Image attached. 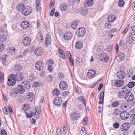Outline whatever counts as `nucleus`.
<instances>
[{
    "instance_id": "58",
    "label": "nucleus",
    "mask_w": 135,
    "mask_h": 135,
    "mask_svg": "<svg viewBox=\"0 0 135 135\" xmlns=\"http://www.w3.org/2000/svg\"><path fill=\"white\" fill-rule=\"evenodd\" d=\"M4 80V74L2 73V74L0 73V80L1 83L3 82Z\"/></svg>"
},
{
    "instance_id": "3",
    "label": "nucleus",
    "mask_w": 135,
    "mask_h": 135,
    "mask_svg": "<svg viewBox=\"0 0 135 135\" xmlns=\"http://www.w3.org/2000/svg\"><path fill=\"white\" fill-rule=\"evenodd\" d=\"M85 30L83 27L79 28L76 31V34L78 36L80 37H82L85 34Z\"/></svg>"
},
{
    "instance_id": "25",
    "label": "nucleus",
    "mask_w": 135,
    "mask_h": 135,
    "mask_svg": "<svg viewBox=\"0 0 135 135\" xmlns=\"http://www.w3.org/2000/svg\"><path fill=\"white\" fill-rule=\"evenodd\" d=\"M83 46L82 43L81 42L79 41H77L75 45V47L77 49H80Z\"/></svg>"
},
{
    "instance_id": "50",
    "label": "nucleus",
    "mask_w": 135,
    "mask_h": 135,
    "mask_svg": "<svg viewBox=\"0 0 135 135\" xmlns=\"http://www.w3.org/2000/svg\"><path fill=\"white\" fill-rule=\"evenodd\" d=\"M135 83L134 81L130 82L128 84L127 86L129 88H131L134 85Z\"/></svg>"
},
{
    "instance_id": "53",
    "label": "nucleus",
    "mask_w": 135,
    "mask_h": 135,
    "mask_svg": "<svg viewBox=\"0 0 135 135\" xmlns=\"http://www.w3.org/2000/svg\"><path fill=\"white\" fill-rule=\"evenodd\" d=\"M88 122V119L87 117H85L83 120V124L85 126H87Z\"/></svg>"
},
{
    "instance_id": "55",
    "label": "nucleus",
    "mask_w": 135,
    "mask_h": 135,
    "mask_svg": "<svg viewBox=\"0 0 135 135\" xmlns=\"http://www.w3.org/2000/svg\"><path fill=\"white\" fill-rule=\"evenodd\" d=\"M77 25V23L76 21L73 22L71 25V27L74 29H75L76 28V26Z\"/></svg>"
},
{
    "instance_id": "40",
    "label": "nucleus",
    "mask_w": 135,
    "mask_h": 135,
    "mask_svg": "<svg viewBox=\"0 0 135 135\" xmlns=\"http://www.w3.org/2000/svg\"><path fill=\"white\" fill-rule=\"evenodd\" d=\"M45 40V45L46 46H47L48 45L51 43L50 38L46 37Z\"/></svg>"
},
{
    "instance_id": "7",
    "label": "nucleus",
    "mask_w": 135,
    "mask_h": 135,
    "mask_svg": "<svg viewBox=\"0 0 135 135\" xmlns=\"http://www.w3.org/2000/svg\"><path fill=\"white\" fill-rule=\"evenodd\" d=\"M41 112L40 106H37L35 110V113L34 114L36 119H37L39 118V115L40 114Z\"/></svg>"
},
{
    "instance_id": "12",
    "label": "nucleus",
    "mask_w": 135,
    "mask_h": 135,
    "mask_svg": "<svg viewBox=\"0 0 135 135\" xmlns=\"http://www.w3.org/2000/svg\"><path fill=\"white\" fill-rule=\"evenodd\" d=\"M62 102V100L61 97L56 98L54 100V104L57 105H61Z\"/></svg>"
},
{
    "instance_id": "13",
    "label": "nucleus",
    "mask_w": 135,
    "mask_h": 135,
    "mask_svg": "<svg viewBox=\"0 0 135 135\" xmlns=\"http://www.w3.org/2000/svg\"><path fill=\"white\" fill-rule=\"evenodd\" d=\"M59 87L60 89L62 90L66 89L68 86L66 83L64 81L60 82L59 85Z\"/></svg>"
},
{
    "instance_id": "29",
    "label": "nucleus",
    "mask_w": 135,
    "mask_h": 135,
    "mask_svg": "<svg viewBox=\"0 0 135 135\" xmlns=\"http://www.w3.org/2000/svg\"><path fill=\"white\" fill-rule=\"evenodd\" d=\"M87 10L86 8L84 7H82L80 9V12L81 14L86 15L87 13Z\"/></svg>"
},
{
    "instance_id": "47",
    "label": "nucleus",
    "mask_w": 135,
    "mask_h": 135,
    "mask_svg": "<svg viewBox=\"0 0 135 135\" xmlns=\"http://www.w3.org/2000/svg\"><path fill=\"white\" fill-rule=\"evenodd\" d=\"M130 117L132 118H135V109L131 110L130 112Z\"/></svg>"
},
{
    "instance_id": "35",
    "label": "nucleus",
    "mask_w": 135,
    "mask_h": 135,
    "mask_svg": "<svg viewBox=\"0 0 135 135\" xmlns=\"http://www.w3.org/2000/svg\"><path fill=\"white\" fill-rule=\"evenodd\" d=\"M60 8L61 11H65L67 9L68 6L65 4H62L61 5Z\"/></svg>"
},
{
    "instance_id": "36",
    "label": "nucleus",
    "mask_w": 135,
    "mask_h": 135,
    "mask_svg": "<svg viewBox=\"0 0 135 135\" xmlns=\"http://www.w3.org/2000/svg\"><path fill=\"white\" fill-rule=\"evenodd\" d=\"M52 93L54 96H58L60 94V92L58 89H55L52 91Z\"/></svg>"
},
{
    "instance_id": "64",
    "label": "nucleus",
    "mask_w": 135,
    "mask_h": 135,
    "mask_svg": "<svg viewBox=\"0 0 135 135\" xmlns=\"http://www.w3.org/2000/svg\"><path fill=\"white\" fill-rule=\"evenodd\" d=\"M119 126V123L117 122L114 123L113 124V127L116 128H118Z\"/></svg>"
},
{
    "instance_id": "54",
    "label": "nucleus",
    "mask_w": 135,
    "mask_h": 135,
    "mask_svg": "<svg viewBox=\"0 0 135 135\" xmlns=\"http://www.w3.org/2000/svg\"><path fill=\"white\" fill-rule=\"evenodd\" d=\"M104 91H103L100 94L99 97V99L100 100H104Z\"/></svg>"
},
{
    "instance_id": "16",
    "label": "nucleus",
    "mask_w": 135,
    "mask_h": 135,
    "mask_svg": "<svg viewBox=\"0 0 135 135\" xmlns=\"http://www.w3.org/2000/svg\"><path fill=\"white\" fill-rule=\"evenodd\" d=\"M35 96L34 94L32 92L28 93L26 95V98L28 99V100L32 101L35 98Z\"/></svg>"
},
{
    "instance_id": "19",
    "label": "nucleus",
    "mask_w": 135,
    "mask_h": 135,
    "mask_svg": "<svg viewBox=\"0 0 135 135\" xmlns=\"http://www.w3.org/2000/svg\"><path fill=\"white\" fill-rule=\"evenodd\" d=\"M130 126V124L128 123H124L121 126L120 129L122 131H126L128 129Z\"/></svg>"
},
{
    "instance_id": "34",
    "label": "nucleus",
    "mask_w": 135,
    "mask_h": 135,
    "mask_svg": "<svg viewBox=\"0 0 135 135\" xmlns=\"http://www.w3.org/2000/svg\"><path fill=\"white\" fill-rule=\"evenodd\" d=\"M115 19V16L114 15H109L108 17V20L109 22H113Z\"/></svg>"
},
{
    "instance_id": "63",
    "label": "nucleus",
    "mask_w": 135,
    "mask_h": 135,
    "mask_svg": "<svg viewBox=\"0 0 135 135\" xmlns=\"http://www.w3.org/2000/svg\"><path fill=\"white\" fill-rule=\"evenodd\" d=\"M69 61L70 63V65L72 66H74V61L73 59L71 58L69 59Z\"/></svg>"
},
{
    "instance_id": "28",
    "label": "nucleus",
    "mask_w": 135,
    "mask_h": 135,
    "mask_svg": "<svg viewBox=\"0 0 135 135\" xmlns=\"http://www.w3.org/2000/svg\"><path fill=\"white\" fill-rule=\"evenodd\" d=\"M35 4L36 10L38 11H40V0H35Z\"/></svg>"
},
{
    "instance_id": "62",
    "label": "nucleus",
    "mask_w": 135,
    "mask_h": 135,
    "mask_svg": "<svg viewBox=\"0 0 135 135\" xmlns=\"http://www.w3.org/2000/svg\"><path fill=\"white\" fill-rule=\"evenodd\" d=\"M57 135H61V129L59 127H58L57 128Z\"/></svg>"
},
{
    "instance_id": "61",
    "label": "nucleus",
    "mask_w": 135,
    "mask_h": 135,
    "mask_svg": "<svg viewBox=\"0 0 135 135\" xmlns=\"http://www.w3.org/2000/svg\"><path fill=\"white\" fill-rule=\"evenodd\" d=\"M76 60L77 62H78L79 63L81 62L82 61V59L81 57H77L76 59Z\"/></svg>"
},
{
    "instance_id": "37",
    "label": "nucleus",
    "mask_w": 135,
    "mask_h": 135,
    "mask_svg": "<svg viewBox=\"0 0 135 135\" xmlns=\"http://www.w3.org/2000/svg\"><path fill=\"white\" fill-rule=\"evenodd\" d=\"M125 93L123 92V91L121 90L119 91L118 93V97L120 98H122L124 96L125 97Z\"/></svg>"
},
{
    "instance_id": "48",
    "label": "nucleus",
    "mask_w": 135,
    "mask_h": 135,
    "mask_svg": "<svg viewBox=\"0 0 135 135\" xmlns=\"http://www.w3.org/2000/svg\"><path fill=\"white\" fill-rule=\"evenodd\" d=\"M75 91L79 94L81 93L82 92L81 88L78 86L75 87Z\"/></svg>"
},
{
    "instance_id": "57",
    "label": "nucleus",
    "mask_w": 135,
    "mask_h": 135,
    "mask_svg": "<svg viewBox=\"0 0 135 135\" xmlns=\"http://www.w3.org/2000/svg\"><path fill=\"white\" fill-rule=\"evenodd\" d=\"M47 80L49 82L52 81V76L50 75H49L46 78Z\"/></svg>"
},
{
    "instance_id": "15",
    "label": "nucleus",
    "mask_w": 135,
    "mask_h": 135,
    "mask_svg": "<svg viewBox=\"0 0 135 135\" xmlns=\"http://www.w3.org/2000/svg\"><path fill=\"white\" fill-rule=\"evenodd\" d=\"M29 25L30 23L27 21H23L21 23V27L24 29H26L28 28Z\"/></svg>"
},
{
    "instance_id": "31",
    "label": "nucleus",
    "mask_w": 135,
    "mask_h": 135,
    "mask_svg": "<svg viewBox=\"0 0 135 135\" xmlns=\"http://www.w3.org/2000/svg\"><path fill=\"white\" fill-rule=\"evenodd\" d=\"M7 58V56L6 55H3L1 57V60L2 61V64L3 65H5L6 64V60Z\"/></svg>"
},
{
    "instance_id": "20",
    "label": "nucleus",
    "mask_w": 135,
    "mask_h": 135,
    "mask_svg": "<svg viewBox=\"0 0 135 135\" xmlns=\"http://www.w3.org/2000/svg\"><path fill=\"white\" fill-rule=\"evenodd\" d=\"M96 74V71L95 70H90L87 73L88 77L90 79L93 78Z\"/></svg>"
},
{
    "instance_id": "9",
    "label": "nucleus",
    "mask_w": 135,
    "mask_h": 135,
    "mask_svg": "<svg viewBox=\"0 0 135 135\" xmlns=\"http://www.w3.org/2000/svg\"><path fill=\"white\" fill-rule=\"evenodd\" d=\"M31 42V38L28 37H25L22 40L23 44L25 46H28Z\"/></svg>"
},
{
    "instance_id": "17",
    "label": "nucleus",
    "mask_w": 135,
    "mask_h": 135,
    "mask_svg": "<svg viewBox=\"0 0 135 135\" xmlns=\"http://www.w3.org/2000/svg\"><path fill=\"white\" fill-rule=\"evenodd\" d=\"M70 117L72 120H75L78 119L80 117L78 113L73 112L71 115Z\"/></svg>"
},
{
    "instance_id": "38",
    "label": "nucleus",
    "mask_w": 135,
    "mask_h": 135,
    "mask_svg": "<svg viewBox=\"0 0 135 135\" xmlns=\"http://www.w3.org/2000/svg\"><path fill=\"white\" fill-rule=\"evenodd\" d=\"M77 99L80 102H82L84 105H85V103L84 102L85 99L83 96L79 97L77 98Z\"/></svg>"
},
{
    "instance_id": "52",
    "label": "nucleus",
    "mask_w": 135,
    "mask_h": 135,
    "mask_svg": "<svg viewBox=\"0 0 135 135\" xmlns=\"http://www.w3.org/2000/svg\"><path fill=\"white\" fill-rule=\"evenodd\" d=\"M112 24L111 23H105L104 24V27L107 29H109L112 26Z\"/></svg>"
},
{
    "instance_id": "51",
    "label": "nucleus",
    "mask_w": 135,
    "mask_h": 135,
    "mask_svg": "<svg viewBox=\"0 0 135 135\" xmlns=\"http://www.w3.org/2000/svg\"><path fill=\"white\" fill-rule=\"evenodd\" d=\"M118 30L117 28H113L109 30V33H113L117 32Z\"/></svg>"
},
{
    "instance_id": "2",
    "label": "nucleus",
    "mask_w": 135,
    "mask_h": 135,
    "mask_svg": "<svg viewBox=\"0 0 135 135\" xmlns=\"http://www.w3.org/2000/svg\"><path fill=\"white\" fill-rule=\"evenodd\" d=\"M13 76L15 79L18 81H21L23 79V74L21 72L18 71L17 73L15 76L14 74H11L9 76Z\"/></svg>"
},
{
    "instance_id": "39",
    "label": "nucleus",
    "mask_w": 135,
    "mask_h": 135,
    "mask_svg": "<svg viewBox=\"0 0 135 135\" xmlns=\"http://www.w3.org/2000/svg\"><path fill=\"white\" fill-rule=\"evenodd\" d=\"M7 38L6 36L3 34L0 35V41L1 42H3L6 40Z\"/></svg>"
},
{
    "instance_id": "23",
    "label": "nucleus",
    "mask_w": 135,
    "mask_h": 135,
    "mask_svg": "<svg viewBox=\"0 0 135 135\" xmlns=\"http://www.w3.org/2000/svg\"><path fill=\"white\" fill-rule=\"evenodd\" d=\"M128 32L131 35H135V27H130L128 29Z\"/></svg>"
},
{
    "instance_id": "18",
    "label": "nucleus",
    "mask_w": 135,
    "mask_h": 135,
    "mask_svg": "<svg viewBox=\"0 0 135 135\" xmlns=\"http://www.w3.org/2000/svg\"><path fill=\"white\" fill-rule=\"evenodd\" d=\"M43 50L39 47H37L34 51L35 54L37 56H40L43 54Z\"/></svg>"
},
{
    "instance_id": "24",
    "label": "nucleus",
    "mask_w": 135,
    "mask_h": 135,
    "mask_svg": "<svg viewBox=\"0 0 135 135\" xmlns=\"http://www.w3.org/2000/svg\"><path fill=\"white\" fill-rule=\"evenodd\" d=\"M106 57V54L104 53H102L99 55L98 57L101 61L105 60Z\"/></svg>"
},
{
    "instance_id": "30",
    "label": "nucleus",
    "mask_w": 135,
    "mask_h": 135,
    "mask_svg": "<svg viewBox=\"0 0 135 135\" xmlns=\"http://www.w3.org/2000/svg\"><path fill=\"white\" fill-rule=\"evenodd\" d=\"M129 88L127 86H125L123 87L121 90L125 94H127L128 93H130V90L129 89H128Z\"/></svg>"
},
{
    "instance_id": "44",
    "label": "nucleus",
    "mask_w": 135,
    "mask_h": 135,
    "mask_svg": "<svg viewBox=\"0 0 135 135\" xmlns=\"http://www.w3.org/2000/svg\"><path fill=\"white\" fill-rule=\"evenodd\" d=\"M17 93L16 90H12L10 92V95L13 97H16Z\"/></svg>"
},
{
    "instance_id": "5",
    "label": "nucleus",
    "mask_w": 135,
    "mask_h": 135,
    "mask_svg": "<svg viewBox=\"0 0 135 135\" xmlns=\"http://www.w3.org/2000/svg\"><path fill=\"white\" fill-rule=\"evenodd\" d=\"M43 63L42 61H38L36 63L35 68L37 70L41 71L43 69Z\"/></svg>"
},
{
    "instance_id": "11",
    "label": "nucleus",
    "mask_w": 135,
    "mask_h": 135,
    "mask_svg": "<svg viewBox=\"0 0 135 135\" xmlns=\"http://www.w3.org/2000/svg\"><path fill=\"white\" fill-rule=\"evenodd\" d=\"M13 77L9 78L8 79L7 84L9 86H13L15 84L16 80Z\"/></svg>"
},
{
    "instance_id": "27",
    "label": "nucleus",
    "mask_w": 135,
    "mask_h": 135,
    "mask_svg": "<svg viewBox=\"0 0 135 135\" xmlns=\"http://www.w3.org/2000/svg\"><path fill=\"white\" fill-rule=\"evenodd\" d=\"M58 51L59 54H60V57L63 59L65 58V54L63 52V51L60 47H58Z\"/></svg>"
},
{
    "instance_id": "42",
    "label": "nucleus",
    "mask_w": 135,
    "mask_h": 135,
    "mask_svg": "<svg viewBox=\"0 0 135 135\" xmlns=\"http://www.w3.org/2000/svg\"><path fill=\"white\" fill-rule=\"evenodd\" d=\"M25 113L27 117L28 118H31L33 114V113L32 112L30 111L29 113H28L25 111Z\"/></svg>"
},
{
    "instance_id": "43",
    "label": "nucleus",
    "mask_w": 135,
    "mask_h": 135,
    "mask_svg": "<svg viewBox=\"0 0 135 135\" xmlns=\"http://www.w3.org/2000/svg\"><path fill=\"white\" fill-rule=\"evenodd\" d=\"M119 103V101H117L112 103L111 104V105L113 107L115 108L118 106Z\"/></svg>"
},
{
    "instance_id": "26",
    "label": "nucleus",
    "mask_w": 135,
    "mask_h": 135,
    "mask_svg": "<svg viewBox=\"0 0 135 135\" xmlns=\"http://www.w3.org/2000/svg\"><path fill=\"white\" fill-rule=\"evenodd\" d=\"M93 0H87L84 3V6L86 7H89L91 6L93 4Z\"/></svg>"
},
{
    "instance_id": "6",
    "label": "nucleus",
    "mask_w": 135,
    "mask_h": 135,
    "mask_svg": "<svg viewBox=\"0 0 135 135\" xmlns=\"http://www.w3.org/2000/svg\"><path fill=\"white\" fill-rule=\"evenodd\" d=\"M129 116L128 112L126 111H122L120 114V117L123 120L127 119Z\"/></svg>"
},
{
    "instance_id": "41",
    "label": "nucleus",
    "mask_w": 135,
    "mask_h": 135,
    "mask_svg": "<svg viewBox=\"0 0 135 135\" xmlns=\"http://www.w3.org/2000/svg\"><path fill=\"white\" fill-rule=\"evenodd\" d=\"M15 48L13 47H9L8 51L9 53H10L11 54L13 55L15 52Z\"/></svg>"
},
{
    "instance_id": "1",
    "label": "nucleus",
    "mask_w": 135,
    "mask_h": 135,
    "mask_svg": "<svg viewBox=\"0 0 135 135\" xmlns=\"http://www.w3.org/2000/svg\"><path fill=\"white\" fill-rule=\"evenodd\" d=\"M18 11L21 12L22 14L25 16H27L31 12L32 9V8L29 6L25 7L23 4H18L17 6Z\"/></svg>"
},
{
    "instance_id": "22",
    "label": "nucleus",
    "mask_w": 135,
    "mask_h": 135,
    "mask_svg": "<svg viewBox=\"0 0 135 135\" xmlns=\"http://www.w3.org/2000/svg\"><path fill=\"white\" fill-rule=\"evenodd\" d=\"M22 84H23V86L25 90L29 89L30 87V83L27 81H25L24 82L22 83Z\"/></svg>"
},
{
    "instance_id": "49",
    "label": "nucleus",
    "mask_w": 135,
    "mask_h": 135,
    "mask_svg": "<svg viewBox=\"0 0 135 135\" xmlns=\"http://www.w3.org/2000/svg\"><path fill=\"white\" fill-rule=\"evenodd\" d=\"M118 4L120 7H122L124 5V2L123 0H120L118 1Z\"/></svg>"
},
{
    "instance_id": "8",
    "label": "nucleus",
    "mask_w": 135,
    "mask_h": 135,
    "mask_svg": "<svg viewBox=\"0 0 135 135\" xmlns=\"http://www.w3.org/2000/svg\"><path fill=\"white\" fill-rule=\"evenodd\" d=\"M16 90L18 93L21 94L23 93L25 91L23 85L21 84H19L17 85Z\"/></svg>"
},
{
    "instance_id": "56",
    "label": "nucleus",
    "mask_w": 135,
    "mask_h": 135,
    "mask_svg": "<svg viewBox=\"0 0 135 135\" xmlns=\"http://www.w3.org/2000/svg\"><path fill=\"white\" fill-rule=\"evenodd\" d=\"M119 105H120V107L122 109H123V107L125 104V103L123 101H119Z\"/></svg>"
},
{
    "instance_id": "32",
    "label": "nucleus",
    "mask_w": 135,
    "mask_h": 135,
    "mask_svg": "<svg viewBox=\"0 0 135 135\" xmlns=\"http://www.w3.org/2000/svg\"><path fill=\"white\" fill-rule=\"evenodd\" d=\"M123 84V81L120 80L116 81L115 83V85L118 87H120Z\"/></svg>"
},
{
    "instance_id": "21",
    "label": "nucleus",
    "mask_w": 135,
    "mask_h": 135,
    "mask_svg": "<svg viewBox=\"0 0 135 135\" xmlns=\"http://www.w3.org/2000/svg\"><path fill=\"white\" fill-rule=\"evenodd\" d=\"M125 57V55L122 52H120L118 54L116 57L119 61H121L124 60Z\"/></svg>"
},
{
    "instance_id": "46",
    "label": "nucleus",
    "mask_w": 135,
    "mask_h": 135,
    "mask_svg": "<svg viewBox=\"0 0 135 135\" xmlns=\"http://www.w3.org/2000/svg\"><path fill=\"white\" fill-rule=\"evenodd\" d=\"M30 106L28 104H24L23 105L22 108L24 110L27 111L29 110L30 109Z\"/></svg>"
},
{
    "instance_id": "60",
    "label": "nucleus",
    "mask_w": 135,
    "mask_h": 135,
    "mask_svg": "<svg viewBox=\"0 0 135 135\" xmlns=\"http://www.w3.org/2000/svg\"><path fill=\"white\" fill-rule=\"evenodd\" d=\"M1 135H7V133L5 130L4 129H2L1 131L0 132Z\"/></svg>"
},
{
    "instance_id": "4",
    "label": "nucleus",
    "mask_w": 135,
    "mask_h": 135,
    "mask_svg": "<svg viewBox=\"0 0 135 135\" xmlns=\"http://www.w3.org/2000/svg\"><path fill=\"white\" fill-rule=\"evenodd\" d=\"M134 96L131 93H128L125 95V98L126 101L128 102L132 101L133 99Z\"/></svg>"
},
{
    "instance_id": "59",
    "label": "nucleus",
    "mask_w": 135,
    "mask_h": 135,
    "mask_svg": "<svg viewBox=\"0 0 135 135\" xmlns=\"http://www.w3.org/2000/svg\"><path fill=\"white\" fill-rule=\"evenodd\" d=\"M55 3V0H51L50 2V8H51L53 6Z\"/></svg>"
},
{
    "instance_id": "33",
    "label": "nucleus",
    "mask_w": 135,
    "mask_h": 135,
    "mask_svg": "<svg viewBox=\"0 0 135 135\" xmlns=\"http://www.w3.org/2000/svg\"><path fill=\"white\" fill-rule=\"evenodd\" d=\"M68 129V125L67 122H65L63 124V131L64 134H65Z\"/></svg>"
},
{
    "instance_id": "45",
    "label": "nucleus",
    "mask_w": 135,
    "mask_h": 135,
    "mask_svg": "<svg viewBox=\"0 0 135 135\" xmlns=\"http://www.w3.org/2000/svg\"><path fill=\"white\" fill-rule=\"evenodd\" d=\"M54 63V61L52 59H49L47 60L46 64L47 65H52Z\"/></svg>"
},
{
    "instance_id": "10",
    "label": "nucleus",
    "mask_w": 135,
    "mask_h": 135,
    "mask_svg": "<svg viewBox=\"0 0 135 135\" xmlns=\"http://www.w3.org/2000/svg\"><path fill=\"white\" fill-rule=\"evenodd\" d=\"M64 39L67 41L70 40L72 37L73 35L70 32H66L64 34Z\"/></svg>"
},
{
    "instance_id": "14",
    "label": "nucleus",
    "mask_w": 135,
    "mask_h": 135,
    "mask_svg": "<svg viewBox=\"0 0 135 135\" xmlns=\"http://www.w3.org/2000/svg\"><path fill=\"white\" fill-rule=\"evenodd\" d=\"M125 73L124 71L121 70L117 72V75L119 79H122L125 76Z\"/></svg>"
}]
</instances>
